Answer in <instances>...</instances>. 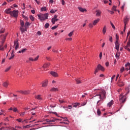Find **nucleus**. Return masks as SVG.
<instances>
[{
	"label": "nucleus",
	"mask_w": 130,
	"mask_h": 130,
	"mask_svg": "<svg viewBox=\"0 0 130 130\" xmlns=\"http://www.w3.org/2000/svg\"><path fill=\"white\" fill-rule=\"evenodd\" d=\"M20 30L22 34H23L25 32V31H27V29H28V27L30 26V23L28 21H26V23H25V22H24L23 20H20Z\"/></svg>",
	"instance_id": "f257e3e1"
},
{
	"label": "nucleus",
	"mask_w": 130,
	"mask_h": 130,
	"mask_svg": "<svg viewBox=\"0 0 130 130\" xmlns=\"http://www.w3.org/2000/svg\"><path fill=\"white\" fill-rule=\"evenodd\" d=\"M38 17L41 21H45L48 19V13L38 14Z\"/></svg>",
	"instance_id": "f03ea898"
},
{
	"label": "nucleus",
	"mask_w": 130,
	"mask_h": 130,
	"mask_svg": "<svg viewBox=\"0 0 130 130\" xmlns=\"http://www.w3.org/2000/svg\"><path fill=\"white\" fill-rule=\"evenodd\" d=\"M128 93H129V91H127L126 94L124 95H123L122 94L120 95L119 101L121 102V103H124V102H125V101L126 100V96L127 95V94H128Z\"/></svg>",
	"instance_id": "7ed1b4c3"
},
{
	"label": "nucleus",
	"mask_w": 130,
	"mask_h": 130,
	"mask_svg": "<svg viewBox=\"0 0 130 130\" xmlns=\"http://www.w3.org/2000/svg\"><path fill=\"white\" fill-rule=\"evenodd\" d=\"M96 96H99V99H104L106 98V92L103 90L100 92V94H96Z\"/></svg>",
	"instance_id": "20e7f679"
},
{
	"label": "nucleus",
	"mask_w": 130,
	"mask_h": 130,
	"mask_svg": "<svg viewBox=\"0 0 130 130\" xmlns=\"http://www.w3.org/2000/svg\"><path fill=\"white\" fill-rule=\"evenodd\" d=\"M128 21H129V18L126 16L125 17V18H124V20H123L124 24V32H125V29H126V24H127V23H128Z\"/></svg>",
	"instance_id": "39448f33"
},
{
	"label": "nucleus",
	"mask_w": 130,
	"mask_h": 130,
	"mask_svg": "<svg viewBox=\"0 0 130 130\" xmlns=\"http://www.w3.org/2000/svg\"><path fill=\"white\" fill-rule=\"evenodd\" d=\"M18 14H19L18 10H14L13 11H11V13L10 15L11 16H12V17H14V18H17Z\"/></svg>",
	"instance_id": "423d86ee"
},
{
	"label": "nucleus",
	"mask_w": 130,
	"mask_h": 130,
	"mask_svg": "<svg viewBox=\"0 0 130 130\" xmlns=\"http://www.w3.org/2000/svg\"><path fill=\"white\" fill-rule=\"evenodd\" d=\"M19 40H16L14 41V46H15V50H18L19 48Z\"/></svg>",
	"instance_id": "0eeeda50"
},
{
	"label": "nucleus",
	"mask_w": 130,
	"mask_h": 130,
	"mask_svg": "<svg viewBox=\"0 0 130 130\" xmlns=\"http://www.w3.org/2000/svg\"><path fill=\"white\" fill-rule=\"evenodd\" d=\"M130 37L128 38V41L127 43V45L126 46H125V49H126V50H127L128 51H130Z\"/></svg>",
	"instance_id": "6e6552de"
},
{
	"label": "nucleus",
	"mask_w": 130,
	"mask_h": 130,
	"mask_svg": "<svg viewBox=\"0 0 130 130\" xmlns=\"http://www.w3.org/2000/svg\"><path fill=\"white\" fill-rule=\"evenodd\" d=\"M58 21V19H57V16L54 15V17L52 18L51 22L52 24H55L56 22Z\"/></svg>",
	"instance_id": "1a4fd4ad"
},
{
	"label": "nucleus",
	"mask_w": 130,
	"mask_h": 130,
	"mask_svg": "<svg viewBox=\"0 0 130 130\" xmlns=\"http://www.w3.org/2000/svg\"><path fill=\"white\" fill-rule=\"evenodd\" d=\"M118 85L119 87H123V86L124 85V81L121 80H119V81L118 82Z\"/></svg>",
	"instance_id": "9d476101"
},
{
	"label": "nucleus",
	"mask_w": 130,
	"mask_h": 130,
	"mask_svg": "<svg viewBox=\"0 0 130 130\" xmlns=\"http://www.w3.org/2000/svg\"><path fill=\"white\" fill-rule=\"evenodd\" d=\"M50 74L53 76V77H55V78H57V77H58V74H57V73L55 72H53L52 71L50 73Z\"/></svg>",
	"instance_id": "9b49d317"
},
{
	"label": "nucleus",
	"mask_w": 130,
	"mask_h": 130,
	"mask_svg": "<svg viewBox=\"0 0 130 130\" xmlns=\"http://www.w3.org/2000/svg\"><path fill=\"white\" fill-rule=\"evenodd\" d=\"M115 49H116V50L117 51H119V45H120L119 43L118 42H115Z\"/></svg>",
	"instance_id": "f8f14e48"
},
{
	"label": "nucleus",
	"mask_w": 130,
	"mask_h": 130,
	"mask_svg": "<svg viewBox=\"0 0 130 130\" xmlns=\"http://www.w3.org/2000/svg\"><path fill=\"white\" fill-rule=\"evenodd\" d=\"M98 69H99V70L102 71V72H104L105 71V69H104V67H102L101 64H99L98 65Z\"/></svg>",
	"instance_id": "ddd939ff"
},
{
	"label": "nucleus",
	"mask_w": 130,
	"mask_h": 130,
	"mask_svg": "<svg viewBox=\"0 0 130 130\" xmlns=\"http://www.w3.org/2000/svg\"><path fill=\"white\" fill-rule=\"evenodd\" d=\"M48 84V81L47 80H46L43 82L42 86V87H47Z\"/></svg>",
	"instance_id": "4468645a"
},
{
	"label": "nucleus",
	"mask_w": 130,
	"mask_h": 130,
	"mask_svg": "<svg viewBox=\"0 0 130 130\" xmlns=\"http://www.w3.org/2000/svg\"><path fill=\"white\" fill-rule=\"evenodd\" d=\"M96 13V17H100L101 16V11L99 10H97L95 11Z\"/></svg>",
	"instance_id": "2eb2a0df"
},
{
	"label": "nucleus",
	"mask_w": 130,
	"mask_h": 130,
	"mask_svg": "<svg viewBox=\"0 0 130 130\" xmlns=\"http://www.w3.org/2000/svg\"><path fill=\"white\" fill-rule=\"evenodd\" d=\"M78 10H79L80 12H81L82 13H84V12H87V9L82 7H78Z\"/></svg>",
	"instance_id": "dca6fc26"
},
{
	"label": "nucleus",
	"mask_w": 130,
	"mask_h": 130,
	"mask_svg": "<svg viewBox=\"0 0 130 130\" xmlns=\"http://www.w3.org/2000/svg\"><path fill=\"white\" fill-rule=\"evenodd\" d=\"M125 70H126V71H128L130 70V63H127V64H126L125 65Z\"/></svg>",
	"instance_id": "f3484780"
},
{
	"label": "nucleus",
	"mask_w": 130,
	"mask_h": 130,
	"mask_svg": "<svg viewBox=\"0 0 130 130\" xmlns=\"http://www.w3.org/2000/svg\"><path fill=\"white\" fill-rule=\"evenodd\" d=\"M72 105H73V107H78V106H80L81 105V104L80 103H75L74 104H72Z\"/></svg>",
	"instance_id": "a211bd4d"
},
{
	"label": "nucleus",
	"mask_w": 130,
	"mask_h": 130,
	"mask_svg": "<svg viewBox=\"0 0 130 130\" xmlns=\"http://www.w3.org/2000/svg\"><path fill=\"white\" fill-rule=\"evenodd\" d=\"M100 21V19L98 18L97 19L93 21V26H95L97 23H99V21Z\"/></svg>",
	"instance_id": "6ab92c4d"
},
{
	"label": "nucleus",
	"mask_w": 130,
	"mask_h": 130,
	"mask_svg": "<svg viewBox=\"0 0 130 130\" xmlns=\"http://www.w3.org/2000/svg\"><path fill=\"white\" fill-rule=\"evenodd\" d=\"M3 86L5 88H8V86H9V82H4L3 83Z\"/></svg>",
	"instance_id": "aec40b11"
},
{
	"label": "nucleus",
	"mask_w": 130,
	"mask_h": 130,
	"mask_svg": "<svg viewBox=\"0 0 130 130\" xmlns=\"http://www.w3.org/2000/svg\"><path fill=\"white\" fill-rule=\"evenodd\" d=\"M11 8H9L8 9H6L5 10V13H6V14H10V15H11L12 11H11Z\"/></svg>",
	"instance_id": "412c9836"
},
{
	"label": "nucleus",
	"mask_w": 130,
	"mask_h": 130,
	"mask_svg": "<svg viewBox=\"0 0 130 130\" xmlns=\"http://www.w3.org/2000/svg\"><path fill=\"white\" fill-rule=\"evenodd\" d=\"M51 92H56V91H58V89L57 88L53 87L50 89Z\"/></svg>",
	"instance_id": "4be33fe9"
},
{
	"label": "nucleus",
	"mask_w": 130,
	"mask_h": 130,
	"mask_svg": "<svg viewBox=\"0 0 130 130\" xmlns=\"http://www.w3.org/2000/svg\"><path fill=\"white\" fill-rule=\"evenodd\" d=\"M113 100L111 101L109 103H108L107 106L111 107L112 105L113 104Z\"/></svg>",
	"instance_id": "5701e85b"
},
{
	"label": "nucleus",
	"mask_w": 130,
	"mask_h": 130,
	"mask_svg": "<svg viewBox=\"0 0 130 130\" xmlns=\"http://www.w3.org/2000/svg\"><path fill=\"white\" fill-rule=\"evenodd\" d=\"M35 98L36 99H38V100H42V98H41V95H38L35 96Z\"/></svg>",
	"instance_id": "b1692460"
},
{
	"label": "nucleus",
	"mask_w": 130,
	"mask_h": 130,
	"mask_svg": "<svg viewBox=\"0 0 130 130\" xmlns=\"http://www.w3.org/2000/svg\"><path fill=\"white\" fill-rule=\"evenodd\" d=\"M14 57H15V54H14V51H12L11 56L9 58L10 60H11V59H13Z\"/></svg>",
	"instance_id": "393cba45"
},
{
	"label": "nucleus",
	"mask_w": 130,
	"mask_h": 130,
	"mask_svg": "<svg viewBox=\"0 0 130 130\" xmlns=\"http://www.w3.org/2000/svg\"><path fill=\"white\" fill-rule=\"evenodd\" d=\"M106 25H105L103 28V34H105V33H106Z\"/></svg>",
	"instance_id": "a878e982"
},
{
	"label": "nucleus",
	"mask_w": 130,
	"mask_h": 130,
	"mask_svg": "<svg viewBox=\"0 0 130 130\" xmlns=\"http://www.w3.org/2000/svg\"><path fill=\"white\" fill-rule=\"evenodd\" d=\"M49 67V63H45L43 65V69H46V68H48Z\"/></svg>",
	"instance_id": "bb28decb"
},
{
	"label": "nucleus",
	"mask_w": 130,
	"mask_h": 130,
	"mask_svg": "<svg viewBox=\"0 0 130 130\" xmlns=\"http://www.w3.org/2000/svg\"><path fill=\"white\" fill-rule=\"evenodd\" d=\"M97 114L98 115H99V116H100V115H101V111H100V109H98Z\"/></svg>",
	"instance_id": "cd10ccee"
},
{
	"label": "nucleus",
	"mask_w": 130,
	"mask_h": 130,
	"mask_svg": "<svg viewBox=\"0 0 130 130\" xmlns=\"http://www.w3.org/2000/svg\"><path fill=\"white\" fill-rule=\"evenodd\" d=\"M1 39L6 40V38H7V35L6 36L5 35H1Z\"/></svg>",
	"instance_id": "c85d7f7f"
},
{
	"label": "nucleus",
	"mask_w": 130,
	"mask_h": 130,
	"mask_svg": "<svg viewBox=\"0 0 130 130\" xmlns=\"http://www.w3.org/2000/svg\"><path fill=\"white\" fill-rule=\"evenodd\" d=\"M29 93H30V91H29V90H25V91H24L23 94L24 95H27V94H29Z\"/></svg>",
	"instance_id": "c756f323"
},
{
	"label": "nucleus",
	"mask_w": 130,
	"mask_h": 130,
	"mask_svg": "<svg viewBox=\"0 0 130 130\" xmlns=\"http://www.w3.org/2000/svg\"><path fill=\"white\" fill-rule=\"evenodd\" d=\"M116 8H117V7H116L115 6H113L112 8V11H115V12H116V11H117L116 10Z\"/></svg>",
	"instance_id": "7c9ffc66"
},
{
	"label": "nucleus",
	"mask_w": 130,
	"mask_h": 130,
	"mask_svg": "<svg viewBox=\"0 0 130 130\" xmlns=\"http://www.w3.org/2000/svg\"><path fill=\"white\" fill-rule=\"evenodd\" d=\"M56 12H57V10H53V9H52L50 11V13H51V14H54V13H56Z\"/></svg>",
	"instance_id": "2f4dec72"
},
{
	"label": "nucleus",
	"mask_w": 130,
	"mask_h": 130,
	"mask_svg": "<svg viewBox=\"0 0 130 130\" xmlns=\"http://www.w3.org/2000/svg\"><path fill=\"white\" fill-rule=\"evenodd\" d=\"M29 18H30V19L31 20V21H32V22H34V20H35V18H34V17H33V16L30 15V16H29Z\"/></svg>",
	"instance_id": "473e14b6"
},
{
	"label": "nucleus",
	"mask_w": 130,
	"mask_h": 130,
	"mask_svg": "<svg viewBox=\"0 0 130 130\" xmlns=\"http://www.w3.org/2000/svg\"><path fill=\"white\" fill-rule=\"evenodd\" d=\"M41 11H42V12H43V11H47L46 7L41 8Z\"/></svg>",
	"instance_id": "72a5a7b5"
},
{
	"label": "nucleus",
	"mask_w": 130,
	"mask_h": 130,
	"mask_svg": "<svg viewBox=\"0 0 130 130\" xmlns=\"http://www.w3.org/2000/svg\"><path fill=\"white\" fill-rule=\"evenodd\" d=\"M77 84H81V80L79 79H76Z\"/></svg>",
	"instance_id": "f704fd0d"
},
{
	"label": "nucleus",
	"mask_w": 130,
	"mask_h": 130,
	"mask_svg": "<svg viewBox=\"0 0 130 130\" xmlns=\"http://www.w3.org/2000/svg\"><path fill=\"white\" fill-rule=\"evenodd\" d=\"M73 34H74V31H72L70 34H69L68 36L69 37H72V36H73Z\"/></svg>",
	"instance_id": "c9c22d12"
},
{
	"label": "nucleus",
	"mask_w": 130,
	"mask_h": 130,
	"mask_svg": "<svg viewBox=\"0 0 130 130\" xmlns=\"http://www.w3.org/2000/svg\"><path fill=\"white\" fill-rule=\"evenodd\" d=\"M23 18L25 19V21H28V17L27 16H25L24 15H22Z\"/></svg>",
	"instance_id": "e433bc0d"
},
{
	"label": "nucleus",
	"mask_w": 130,
	"mask_h": 130,
	"mask_svg": "<svg viewBox=\"0 0 130 130\" xmlns=\"http://www.w3.org/2000/svg\"><path fill=\"white\" fill-rule=\"evenodd\" d=\"M48 27H49V23H46V24L45 25V28L47 29V28H48Z\"/></svg>",
	"instance_id": "4c0bfd02"
},
{
	"label": "nucleus",
	"mask_w": 130,
	"mask_h": 130,
	"mask_svg": "<svg viewBox=\"0 0 130 130\" xmlns=\"http://www.w3.org/2000/svg\"><path fill=\"white\" fill-rule=\"evenodd\" d=\"M98 72H99V70L98 69V67H97V68L95 69V70L94 71V74L96 75V73H98Z\"/></svg>",
	"instance_id": "58836bf2"
},
{
	"label": "nucleus",
	"mask_w": 130,
	"mask_h": 130,
	"mask_svg": "<svg viewBox=\"0 0 130 130\" xmlns=\"http://www.w3.org/2000/svg\"><path fill=\"white\" fill-rule=\"evenodd\" d=\"M13 111H14V112H18V109H17V108L16 107H14Z\"/></svg>",
	"instance_id": "ea45409f"
},
{
	"label": "nucleus",
	"mask_w": 130,
	"mask_h": 130,
	"mask_svg": "<svg viewBox=\"0 0 130 130\" xmlns=\"http://www.w3.org/2000/svg\"><path fill=\"white\" fill-rule=\"evenodd\" d=\"M110 24H111V25L112 27V28L113 29H115V26H114V25L113 24V23H112V22L111 21H110Z\"/></svg>",
	"instance_id": "a19ab883"
},
{
	"label": "nucleus",
	"mask_w": 130,
	"mask_h": 130,
	"mask_svg": "<svg viewBox=\"0 0 130 130\" xmlns=\"http://www.w3.org/2000/svg\"><path fill=\"white\" fill-rule=\"evenodd\" d=\"M101 103H101V100L98 101V102H97V106H99V105H101Z\"/></svg>",
	"instance_id": "79ce46f5"
},
{
	"label": "nucleus",
	"mask_w": 130,
	"mask_h": 130,
	"mask_svg": "<svg viewBox=\"0 0 130 130\" xmlns=\"http://www.w3.org/2000/svg\"><path fill=\"white\" fill-rule=\"evenodd\" d=\"M10 70H11V67H9L8 68H7L6 70H5V72H9V71H10Z\"/></svg>",
	"instance_id": "37998d69"
},
{
	"label": "nucleus",
	"mask_w": 130,
	"mask_h": 130,
	"mask_svg": "<svg viewBox=\"0 0 130 130\" xmlns=\"http://www.w3.org/2000/svg\"><path fill=\"white\" fill-rule=\"evenodd\" d=\"M57 27H58V25H55V26L52 27L51 28V29H52V30H55V29H56V28H57Z\"/></svg>",
	"instance_id": "c03bdc74"
},
{
	"label": "nucleus",
	"mask_w": 130,
	"mask_h": 130,
	"mask_svg": "<svg viewBox=\"0 0 130 130\" xmlns=\"http://www.w3.org/2000/svg\"><path fill=\"white\" fill-rule=\"evenodd\" d=\"M39 58V56H37L35 59H34V61H37V60H38Z\"/></svg>",
	"instance_id": "a18cd8bd"
},
{
	"label": "nucleus",
	"mask_w": 130,
	"mask_h": 130,
	"mask_svg": "<svg viewBox=\"0 0 130 130\" xmlns=\"http://www.w3.org/2000/svg\"><path fill=\"white\" fill-rule=\"evenodd\" d=\"M118 39H119L118 35H117V34H116V41L115 42H118Z\"/></svg>",
	"instance_id": "49530a36"
},
{
	"label": "nucleus",
	"mask_w": 130,
	"mask_h": 130,
	"mask_svg": "<svg viewBox=\"0 0 130 130\" xmlns=\"http://www.w3.org/2000/svg\"><path fill=\"white\" fill-rule=\"evenodd\" d=\"M25 51H27V49H26V48L23 49L21 50L22 53H24V52H25Z\"/></svg>",
	"instance_id": "de8ad7c7"
},
{
	"label": "nucleus",
	"mask_w": 130,
	"mask_h": 130,
	"mask_svg": "<svg viewBox=\"0 0 130 130\" xmlns=\"http://www.w3.org/2000/svg\"><path fill=\"white\" fill-rule=\"evenodd\" d=\"M115 78V75H113L112 77V78H111V83H112V82H113V80H114Z\"/></svg>",
	"instance_id": "09e8293b"
},
{
	"label": "nucleus",
	"mask_w": 130,
	"mask_h": 130,
	"mask_svg": "<svg viewBox=\"0 0 130 130\" xmlns=\"http://www.w3.org/2000/svg\"><path fill=\"white\" fill-rule=\"evenodd\" d=\"M124 71V67L121 68L120 69V72L123 73Z\"/></svg>",
	"instance_id": "8fccbe9b"
},
{
	"label": "nucleus",
	"mask_w": 130,
	"mask_h": 130,
	"mask_svg": "<svg viewBox=\"0 0 130 130\" xmlns=\"http://www.w3.org/2000/svg\"><path fill=\"white\" fill-rule=\"evenodd\" d=\"M109 41H110V42H112L113 40H112V37L111 36H109Z\"/></svg>",
	"instance_id": "3c124183"
},
{
	"label": "nucleus",
	"mask_w": 130,
	"mask_h": 130,
	"mask_svg": "<svg viewBox=\"0 0 130 130\" xmlns=\"http://www.w3.org/2000/svg\"><path fill=\"white\" fill-rule=\"evenodd\" d=\"M25 113H26L25 112H23L22 113H21L20 114V116H24V115H25Z\"/></svg>",
	"instance_id": "603ef678"
},
{
	"label": "nucleus",
	"mask_w": 130,
	"mask_h": 130,
	"mask_svg": "<svg viewBox=\"0 0 130 130\" xmlns=\"http://www.w3.org/2000/svg\"><path fill=\"white\" fill-rule=\"evenodd\" d=\"M108 12H109V13H110L111 15H113V14H114V12H113L112 11L108 10Z\"/></svg>",
	"instance_id": "864d4df0"
},
{
	"label": "nucleus",
	"mask_w": 130,
	"mask_h": 130,
	"mask_svg": "<svg viewBox=\"0 0 130 130\" xmlns=\"http://www.w3.org/2000/svg\"><path fill=\"white\" fill-rule=\"evenodd\" d=\"M4 114V111L3 110H0V115Z\"/></svg>",
	"instance_id": "5fc2aeb1"
},
{
	"label": "nucleus",
	"mask_w": 130,
	"mask_h": 130,
	"mask_svg": "<svg viewBox=\"0 0 130 130\" xmlns=\"http://www.w3.org/2000/svg\"><path fill=\"white\" fill-rule=\"evenodd\" d=\"M5 49L4 47H3L2 45H0V50H4Z\"/></svg>",
	"instance_id": "6e6d98bb"
},
{
	"label": "nucleus",
	"mask_w": 130,
	"mask_h": 130,
	"mask_svg": "<svg viewBox=\"0 0 130 130\" xmlns=\"http://www.w3.org/2000/svg\"><path fill=\"white\" fill-rule=\"evenodd\" d=\"M99 56H100V59H101L102 58V52H101V53H100Z\"/></svg>",
	"instance_id": "4d7b16f0"
},
{
	"label": "nucleus",
	"mask_w": 130,
	"mask_h": 130,
	"mask_svg": "<svg viewBox=\"0 0 130 130\" xmlns=\"http://www.w3.org/2000/svg\"><path fill=\"white\" fill-rule=\"evenodd\" d=\"M29 60H30L31 61H34V59H33L32 57H29Z\"/></svg>",
	"instance_id": "13d9d810"
},
{
	"label": "nucleus",
	"mask_w": 130,
	"mask_h": 130,
	"mask_svg": "<svg viewBox=\"0 0 130 130\" xmlns=\"http://www.w3.org/2000/svg\"><path fill=\"white\" fill-rule=\"evenodd\" d=\"M29 126H30V125H27L26 126H23V128H28V127H29Z\"/></svg>",
	"instance_id": "bf43d9fd"
},
{
	"label": "nucleus",
	"mask_w": 130,
	"mask_h": 130,
	"mask_svg": "<svg viewBox=\"0 0 130 130\" xmlns=\"http://www.w3.org/2000/svg\"><path fill=\"white\" fill-rule=\"evenodd\" d=\"M115 56H116V58L118 59V57H119V54H118V53H116L115 55Z\"/></svg>",
	"instance_id": "052dcab7"
},
{
	"label": "nucleus",
	"mask_w": 130,
	"mask_h": 130,
	"mask_svg": "<svg viewBox=\"0 0 130 130\" xmlns=\"http://www.w3.org/2000/svg\"><path fill=\"white\" fill-rule=\"evenodd\" d=\"M68 107H69V109H72V108H73V106L72 105H69Z\"/></svg>",
	"instance_id": "680f3d73"
},
{
	"label": "nucleus",
	"mask_w": 130,
	"mask_h": 130,
	"mask_svg": "<svg viewBox=\"0 0 130 130\" xmlns=\"http://www.w3.org/2000/svg\"><path fill=\"white\" fill-rule=\"evenodd\" d=\"M16 74H17V75H19V74H20V75H21L22 72H19V71H17Z\"/></svg>",
	"instance_id": "e2e57ef3"
},
{
	"label": "nucleus",
	"mask_w": 130,
	"mask_h": 130,
	"mask_svg": "<svg viewBox=\"0 0 130 130\" xmlns=\"http://www.w3.org/2000/svg\"><path fill=\"white\" fill-rule=\"evenodd\" d=\"M104 4H108V1L103 0Z\"/></svg>",
	"instance_id": "0e129e2a"
},
{
	"label": "nucleus",
	"mask_w": 130,
	"mask_h": 130,
	"mask_svg": "<svg viewBox=\"0 0 130 130\" xmlns=\"http://www.w3.org/2000/svg\"><path fill=\"white\" fill-rule=\"evenodd\" d=\"M89 27L90 28H93V25L91 23H90L89 24Z\"/></svg>",
	"instance_id": "69168bd1"
},
{
	"label": "nucleus",
	"mask_w": 130,
	"mask_h": 130,
	"mask_svg": "<svg viewBox=\"0 0 130 130\" xmlns=\"http://www.w3.org/2000/svg\"><path fill=\"white\" fill-rule=\"evenodd\" d=\"M23 8H22V10H25V4H23Z\"/></svg>",
	"instance_id": "338daca9"
},
{
	"label": "nucleus",
	"mask_w": 130,
	"mask_h": 130,
	"mask_svg": "<svg viewBox=\"0 0 130 130\" xmlns=\"http://www.w3.org/2000/svg\"><path fill=\"white\" fill-rule=\"evenodd\" d=\"M31 13H32V14H35V10H31Z\"/></svg>",
	"instance_id": "774afa93"
}]
</instances>
